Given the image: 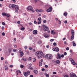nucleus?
<instances>
[{"instance_id": "obj_49", "label": "nucleus", "mask_w": 77, "mask_h": 77, "mask_svg": "<svg viewBox=\"0 0 77 77\" xmlns=\"http://www.w3.org/2000/svg\"><path fill=\"white\" fill-rule=\"evenodd\" d=\"M53 74H56V72H53Z\"/></svg>"}, {"instance_id": "obj_16", "label": "nucleus", "mask_w": 77, "mask_h": 77, "mask_svg": "<svg viewBox=\"0 0 77 77\" xmlns=\"http://www.w3.org/2000/svg\"><path fill=\"white\" fill-rule=\"evenodd\" d=\"M51 34H52V35H54V34H55V32H54V30H51Z\"/></svg>"}, {"instance_id": "obj_10", "label": "nucleus", "mask_w": 77, "mask_h": 77, "mask_svg": "<svg viewBox=\"0 0 77 77\" xmlns=\"http://www.w3.org/2000/svg\"><path fill=\"white\" fill-rule=\"evenodd\" d=\"M57 59H61V55L60 54L58 53L57 54Z\"/></svg>"}, {"instance_id": "obj_29", "label": "nucleus", "mask_w": 77, "mask_h": 77, "mask_svg": "<svg viewBox=\"0 0 77 77\" xmlns=\"http://www.w3.org/2000/svg\"><path fill=\"white\" fill-rule=\"evenodd\" d=\"M36 11L38 13H39V10H38V9H36Z\"/></svg>"}, {"instance_id": "obj_8", "label": "nucleus", "mask_w": 77, "mask_h": 77, "mask_svg": "<svg viewBox=\"0 0 77 77\" xmlns=\"http://www.w3.org/2000/svg\"><path fill=\"white\" fill-rule=\"evenodd\" d=\"M70 75V77H77L75 74L74 73H71Z\"/></svg>"}, {"instance_id": "obj_17", "label": "nucleus", "mask_w": 77, "mask_h": 77, "mask_svg": "<svg viewBox=\"0 0 77 77\" xmlns=\"http://www.w3.org/2000/svg\"><path fill=\"white\" fill-rule=\"evenodd\" d=\"M22 60L23 61H27V58H23Z\"/></svg>"}, {"instance_id": "obj_43", "label": "nucleus", "mask_w": 77, "mask_h": 77, "mask_svg": "<svg viewBox=\"0 0 77 77\" xmlns=\"http://www.w3.org/2000/svg\"><path fill=\"white\" fill-rule=\"evenodd\" d=\"M2 25H3V26H5V23L4 22H2Z\"/></svg>"}, {"instance_id": "obj_25", "label": "nucleus", "mask_w": 77, "mask_h": 77, "mask_svg": "<svg viewBox=\"0 0 77 77\" xmlns=\"http://www.w3.org/2000/svg\"><path fill=\"white\" fill-rule=\"evenodd\" d=\"M6 16L7 17H9L10 16V14H6Z\"/></svg>"}, {"instance_id": "obj_19", "label": "nucleus", "mask_w": 77, "mask_h": 77, "mask_svg": "<svg viewBox=\"0 0 77 77\" xmlns=\"http://www.w3.org/2000/svg\"><path fill=\"white\" fill-rule=\"evenodd\" d=\"M34 71V72L35 73V74H38V71L36 70H34L33 71Z\"/></svg>"}, {"instance_id": "obj_5", "label": "nucleus", "mask_w": 77, "mask_h": 77, "mask_svg": "<svg viewBox=\"0 0 77 77\" xmlns=\"http://www.w3.org/2000/svg\"><path fill=\"white\" fill-rule=\"evenodd\" d=\"M43 27L44 28L43 30L44 31H48L49 30V28L47 26L44 25L43 26Z\"/></svg>"}, {"instance_id": "obj_52", "label": "nucleus", "mask_w": 77, "mask_h": 77, "mask_svg": "<svg viewBox=\"0 0 77 77\" xmlns=\"http://www.w3.org/2000/svg\"><path fill=\"white\" fill-rule=\"evenodd\" d=\"M49 74H47L46 75V77H49Z\"/></svg>"}, {"instance_id": "obj_59", "label": "nucleus", "mask_w": 77, "mask_h": 77, "mask_svg": "<svg viewBox=\"0 0 77 77\" xmlns=\"http://www.w3.org/2000/svg\"><path fill=\"white\" fill-rule=\"evenodd\" d=\"M45 68H48V65H45Z\"/></svg>"}, {"instance_id": "obj_54", "label": "nucleus", "mask_w": 77, "mask_h": 77, "mask_svg": "<svg viewBox=\"0 0 77 77\" xmlns=\"http://www.w3.org/2000/svg\"><path fill=\"white\" fill-rule=\"evenodd\" d=\"M61 57H64V55L62 54L61 55Z\"/></svg>"}, {"instance_id": "obj_40", "label": "nucleus", "mask_w": 77, "mask_h": 77, "mask_svg": "<svg viewBox=\"0 0 77 77\" xmlns=\"http://www.w3.org/2000/svg\"><path fill=\"white\" fill-rule=\"evenodd\" d=\"M1 60H3L4 59V58H3V57H1Z\"/></svg>"}, {"instance_id": "obj_24", "label": "nucleus", "mask_w": 77, "mask_h": 77, "mask_svg": "<svg viewBox=\"0 0 77 77\" xmlns=\"http://www.w3.org/2000/svg\"><path fill=\"white\" fill-rule=\"evenodd\" d=\"M56 63H60V61L59 60H57L56 61Z\"/></svg>"}, {"instance_id": "obj_30", "label": "nucleus", "mask_w": 77, "mask_h": 77, "mask_svg": "<svg viewBox=\"0 0 77 77\" xmlns=\"http://www.w3.org/2000/svg\"><path fill=\"white\" fill-rule=\"evenodd\" d=\"M39 12H44V11L42 9L39 10Z\"/></svg>"}, {"instance_id": "obj_48", "label": "nucleus", "mask_w": 77, "mask_h": 77, "mask_svg": "<svg viewBox=\"0 0 77 77\" xmlns=\"http://www.w3.org/2000/svg\"><path fill=\"white\" fill-rule=\"evenodd\" d=\"M13 51H14V52H16V50H15V49H13Z\"/></svg>"}, {"instance_id": "obj_37", "label": "nucleus", "mask_w": 77, "mask_h": 77, "mask_svg": "<svg viewBox=\"0 0 77 77\" xmlns=\"http://www.w3.org/2000/svg\"><path fill=\"white\" fill-rule=\"evenodd\" d=\"M27 73L28 74H30V71H27Z\"/></svg>"}, {"instance_id": "obj_28", "label": "nucleus", "mask_w": 77, "mask_h": 77, "mask_svg": "<svg viewBox=\"0 0 77 77\" xmlns=\"http://www.w3.org/2000/svg\"><path fill=\"white\" fill-rule=\"evenodd\" d=\"M32 60V58L31 57H29L28 58V61H31Z\"/></svg>"}, {"instance_id": "obj_41", "label": "nucleus", "mask_w": 77, "mask_h": 77, "mask_svg": "<svg viewBox=\"0 0 77 77\" xmlns=\"http://www.w3.org/2000/svg\"><path fill=\"white\" fill-rule=\"evenodd\" d=\"M64 15H65V16H66V15H68V13H64Z\"/></svg>"}, {"instance_id": "obj_53", "label": "nucleus", "mask_w": 77, "mask_h": 77, "mask_svg": "<svg viewBox=\"0 0 77 77\" xmlns=\"http://www.w3.org/2000/svg\"><path fill=\"white\" fill-rule=\"evenodd\" d=\"M29 50H32V48L31 47H30L29 48Z\"/></svg>"}, {"instance_id": "obj_57", "label": "nucleus", "mask_w": 77, "mask_h": 77, "mask_svg": "<svg viewBox=\"0 0 77 77\" xmlns=\"http://www.w3.org/2000/svg\"><path fill=\"white\" fill-rule=\"evenodd\" d=\"M10 68H12V67H13V65H10Z\"/></svg>"}, {"instance_id": "obj_21", "label": "nucleus", "mask_w": 77, "mask_h": 77, "mask_svg": "<svg viewBox=\"0 0 77 77\" xmlns=\"http://www.w3.org/2000/svg\"><path fill=\"white\" fill-rule=\"evenodd\" d=\"M74 35H72V36H71V39H74Z\"/></svg>"}, {"instance_id": "obj_61", "label": "nucleus", "mask_w": 77, "mask_h": 77, "mask_svg": "<svg viewBox=\"0 0 77 77\" xmlns=\"http://www.w3.org/2000/svg\"><path fill=\"white\" fill-rule=\"evenodd\" d=\"M33 60H34L33 62H35V61H36V58H33Z\"/></svg>"}, {"instance_id": "obj_33", "label": "nucleus", "mask_w": 77, "mask_h": 77, "mask_svg": "<svg viewBox=\"0 0 77 77\" xmlns=\"http://www.w3.org/2000/svg\"><path fill=\"white\" fill-rule=\"evenodd\" d=\"M20 67L21 68H24V65H21L20 66Z\"/></svg>"}, {"instance_id": "obj_44", "label": "nucleus", "mask_w": 77, "mask_h": 77, "mask_svg": "<svg viewBox=\"0 0 77 77\" xmlns=\"http://www.w3.org/2000/svg\"><path fill=\"white\" fill-rule=\"evenodd\" d=\"M58 21H59V24H61V21L60 20H58Z\"/></svg>"}, {"instance_id": "obj_1", "label": "nucleus", "mask_w": 77, "mask_h": 77, "mask_svg": "<svg viewBox=\"0 0 77 77\" xmlns=\"http://www.w3.org/2000/svg\"><path fill=\"white\" fill-rule=\"evenodd\" d=\"M10 8H13V9L15 8L16 10V12H18V11L19 10L18 6L17 5H15L14 4H10L9 5Z\"/></svg>"}, {"instance_id": "obj_51", "label": "nucleus", "mask_w": 77, "mask_h": 77, "mask_svg": "<svg viewBox=\"0 0 77 77\" xmlns=\"http://www.w3.org/2000/svg\"><path fill=\"white\" fill-rule=\"evenodd\" d=\"M2 30H4L5 29V27L4 26L2 27Z\"/></svg>"}, {"instance_id": "obj_2", "label": "nucleus", "mask_w": 77, "mask_h": 77, "mask_svg": "<svg viewBox=\"0 0 77 77\" xmlns=\"http://www.w3.org/2000/svg\"><path fill=\"white\" fill-rule=\"evenodd\" d=\"M35 55L37 57L38 59H41L44 56L42 52L41 51H38L35 53Z\"/></svg>"}, {"instance_id": "obj_6", "label": "nucleus", "mask_w": 77, "mask_h": 77, "mask_svg": "<svg viewBox=\"0 0 77 77\" xmlns=\"http://www.w3.org/2000/svg\"><path fill=\"white\" fill-rule=\"evenodd\" d=\"M69 60L73 65H77V63H75L74 61L72 58H70Z\"/></svg>"}, {"instance_id": "obj_58", "label": "nucleus", "mask_w": 77, "mask_h": 77, "mask_svg": "<svg viewBox=\"0 0 77 77\" xmlns=\"http://www.w3.org/2000/svg\"><path fill=\"white\" fill-rule=\"evenodd\" d=\"M68 21H67V20H66L65 22H64V23H65V24H66V23H67Z\"/></svg>"}, {"instance_id": "obj_35", "label": "nucleus", "mask_w": 77, "mask_h": 77, "mask_svg": "<svg viewBox=\"0 0 77 77\" xmlns=\"http://www.w3.org/2000/svg\"><path fill=\"white\" fill-rule=\"evenodd\" d=\"M2 36H5V32H2Z\"/></svg>"}, {"instance_id": "obj_56", "label": "nucleus", "mask_w": 77, "mask_h": 77, "mask_svg": "<svg viewBox=\"0 0 77 77\" xmlns=\"http://www.w3.org/2000/svg\"><path fill=\"white\" fill-rule=\"evenodd\" d=\"M15 32H14L13 33V36H15Z\"/></svg>"}, {"instance_id": "obj_3", "label": "nucleus", "mask_w": 77, "mask_h": 77, "mask_svg": "<svg viewBox=\"0 0 77 77\" xmlns=\"http://www.w3.org/2000/svg\"><path fill=\"white\" fill-rule=\"evenodd\" d=\"M45 57L47 58L48 60H50V59H52L53 55L50 54H46L45 56Z\"/></svg>"}, {"instance_id": "obj_26", "label": "nucleus", "mask_w": 77, "mask_h": 77, "mask_svg": "<svg viewBox=\"0 0 77 77\" xmlns=\"http://www.w3.org/2000/svg\"><path fill=\"white\" fill-rule=\"evenodd\" d=\"M38 43L39 44H42V41H39L38 42Z\"/></svg>"}, {"instance_id": "obj_47", "label": "nucleus", "mask_w": 77, "mask_h": 77, "mask_svg": "<svg viewBox=\"0 0 77 77\" xmlns=\"http://www.w3.org/2000/svg\"><path fill=\"white\" fill-rule=\"evenodd\" d=\"M69 47H67L66 48V50H69Z\"/></svg>"}, {"instance_id": "obj_12", "label": "nucleus", "mask_w": 77, "mask_h": 77, "mask_svg": "<svg viewBox=\"0 0 77 77\" xmlns=\"http://www.w3.org/2000/svg\"><path fill=\"white\" fill-rule=\"evenodd\" d=\"M37 33H38V31H37V30H34L33 31V34L36 35Z\"/></svg>"}, {"instance_id": "obj_9", "label": "nucleus", "mask_w": 77, "mask_h": 77, "mask_svg": "<svg viewBox=\"0 0 77 77\" xmlns=\"http://www.w3.org/2000/svg\"><path fill=\"white\" fill-rule=\"evenodd\" d=\"M47 12H51L52 11V7H50L46 10Z\"/></svg>"}, {"instance_id": "obj_45", "label": "nucleus", "mask_w": 77, "mask_h": 77, "mask_svg": "<svg viewBox=\"0 0 77 77\" xmlns=\"http://www.w3.org/2000/svg\"><path fill=\"white\" fill-rule=\"evenodd\" d=\"M34 24H37V22H36V20H35L34 21Z\"/></svg>"}, {"instance_id": "obj_46", "label": "nucleus", "mask_w": 77, "mask_h": 77, "mask_svg": "<svg viewBox=\"0 0 77 77\" xmlns=\"http://www.w3.org/2000/svg\"><path fill=\"white\" fill-rule=\"evenodd\" d=\"M73 46H74V47H75V46H76V44H75V43H74V44H73Z\"/></svg>"}, {"instance_id": "obj_55", "label": "nucleus", "mask_w": 77, "mask_h": 77, "mask_svg": "<svg viewBox=\"0 0 77 77\" xmlns=\"http://www.w3.org/2000/svg\"><path fill=\"white\" fill-rule=\"evenodd\" d=\"M42 71H45V69L44 68L42 69Z\"/></svg>"}, {"instance_id": "obj_15", "label": "nucleus", "mask_w": 77, "mask_h": 77, "mask_svg": "<svg viewBox=\"0 0 77 77\" xmlns=\"http://www.w3.org/2000/svg\"><path fill=\"white\" fill-rule=\"evenodd\" d=\"M23 74L25 77H27L28 75V73L27 72L24 73Z\"/></svg>"}, {"instance_id": "obj_11", "label": "nucleus", "mask_w": 77, "mask_h": 77, "mask_svg": "<svg viewBox=\"0 0 77 77\" xmlns=\"http://www.w3.org/2000/svg\"><path fill=\"white\" fill-rule=\"evenodd\" d=\"M44 36L45 37V38H47L50 36V35H48L47 34V33H45L44 34Z\"/></svg>"}, {"instance_id": "obj_63", "label": "nucleus", "mask_w": 77, "mask_h": 77, "mask_svg": "<svg viewBox=\"0 0 77 77\" xmlns=\"http://www.w3.org/2000/svg\"><path fill=\"white\" fill-rule=\"evenodd\" d=\"M29 39L31 40H32V37L31 36L29 37Z\"/></svg>"}, {"instance_id": "obj_18", "label": "nucleus", "mask_w": 77, "mask_h": 77, "mask_svg": "<svg viewBox=\"0 0 77 77\" xmlns=\"http://www.w3.org/2000/svg\"><path fill=\"white\" fill-rule=\"evenodd\" d=\"M21 30H25V28L24 27H23V26H22L21 27Z\"/></svg>"}, {"instance_id": "obj_34", "label": "nucleus", "mask_w": 77, "mask_h": 77, "mask_svg": "<svg viewBox=\"0 0 77 77\" xmlns=\"http://www.w3.org/2000/svg\"><path fill=\"white\" fill-rule=\"evenodd\" d=\"M51 77H56V76L54 75H51Z\"/></svg>"}, {"instance_id": "obj_32", "label": "nucleus", "mask_w": 77, "mask_h": 77, "mask_svg": "<svg viewBox=\"0 0 77 77\" xmlns=\"http://www.w3.org/2000/svg\"><path fill=\"white\" fill-rule=\"evenodd\" d=\"M53 45L54 46H56L57 45V44L56 42H54L53 43Z\"/></svg>"}, {"instance_id": "obj_42", "label": "nucleus", "mask_w": 77, "mask_h": 77, "mask_svg": "<svg viewBox=\"0 0 77 77\" xmlns=\"http://www.w3.org/2000/svg\"><path fill=\"white\" fill-rule=\"evenodd\" d=\"M66 54H67V53H66V52H65L64 53V56H66Z\"/></svg>"}, {"instance_id": "obj_50", "label": "nucleus", "mask_w": 77, "mask_h": 77, "mask_svg": "<svg viewBox=\"0 0 77 77\" xmlns=\"http://www.w3.org/2000/svg\"><path fill=\"white\" fill-rule=\"evenodd\" d=\"M50 41L52 42L53 41H54V39H52L50 40Z\"/></svg>"}, {"instance_id": "obj_20", "label": "nucleus", "mask_w": 77, "mask_h": 77, "mask_svg": "<svg viewBox=\"0 0 77 77\" xmlns=\"http://www.w3.org/2000/svg\"><path fill=\"white\" fill-rule=\"evenodd\" d=\"M29 69H32V70H33L34 69H33V68L31 66H29L28 67Z\"/></svg>"}, {"instance_id": "obj_7", "label": "nucleus", "mask_w": 77, "mask_h": 77, "mask_svg": "<svg viewBox=\"0 0 77 77\" xmlns=\"http://www.w3.org/2000/svg\"><path fill=\"white\" fill-rule=\"evenodd\" d=\"M53 51H56L58 52L59 51V49L58 47L52 49Z\"/></svg>"}, {"instance_id": "obj_14", "label": "nucleus", "mask_w": 77, "mask_h": 77, "mask_svg": "<svg viewBox=\"0 0 77 77\" xmlns=\"http://www.w3.org/2000/svg\"><path fill=\"white\" fill-rule=\"evenodd\" d=\"M71 33L72 35H74V31L73 30H72L71 31Z\"/></svg>"}, {"instance_id": "obj_13", "label": "nucleus", "mask_w": 77, "mask_h": 77, "mask_svg": "<svg viewBox=\"0 0 77 77\" xmlns=\"http://www.w3.org/2000/svg\"><path fill=\"white\" fill-rule=\"evenodd\" d=\"M19 53H20V57H23V55H24V53H23V51H20Z\"/></svg>"}, {"instance_id": "obj_36", "label": "nucleus", "mask_w": 77, "mask_h": 77, "mask_svg": "<svg viewBox=\"0 0 77 77\" xmlns=\"http://www.w3.org/2000/svg\"><path fill=\"white\" fill-rule=\"evenodd\" d=\"M38 21H41L42 19H41V18L39 17V18H38Z\"/></svg>"}, {"instance_id": "obj_23", "label": "nucleus", "mask_w": 77, "mask_h": 77, "mask_svg": "<svg viewBox=\"0 0 77 77\" xmlns=\"http://www.w3.org/2000/svg\"><path fill=\"white\" fill-rule=\"evenodd\" d=\"M39 66H42V63L41 62H39Z\"/></svg>"}, {"instance_id": "obj_38", "label": "nucleus", "mask_w": 77, "mask_h": 77, "mask_svg": "<svg viewBox=\"0 0 77 77\" xmlns=\"http://www.w3.org/2000/svg\"><path fill=\"white\" fill-rule=\"evenodd\" d=\"M41 21H39L38 23V24H41Z\"/></svg>"}, {"instance_id": "obj_60", "label": "nucleus", "mask_w": 77, "mask_h": 77, "mask_svg": "<svg viewBox=\"0 0 77 77\" xmlns=\"http://www.w3.org/2000/svg\"><path fill=\"white\" fill-rule=\"evenodd\" d=\"M13 2H14V3H15V2H16V1H15V0H12Z\"/></svg>"}, {"instance_id": "obj_39", "label": "nucleus", "mask_w": 77, "mask_h": 77, "mask_svg": "<svg viewBox=\"0 0 77 77\" xmlns=\"http://www.w3.org/2000/svg\"><path fill=\"white\" fill-rule=\"evenodd\" d=\"M64 77H69V76L67 75H65Z\"/></svg>"}, {"instance_id": "obj_27", "label": "nucleus", "mask_w": 77, "mask_h": 77, "mask_svg": "<svg viewBox=\"0 0 77 77\" xmlns=\"http://www.w3.org/2000/svg\"><path fill=\"white\" fill-rule=\"evenodd\" d=\"M5 70H8V67H7V66H5Z\"/></svg>"}, {"instance_id": "obj_4", "label": "nucleus", "mask_w": 77, "mask_h": 77, "mask_svg": "<svg viewBox=\"0 0 77 77\" xmlns=\"http://www.w3.org/2000/svg\"><path fill=\"white\" fill-rule=\"evenodd\" d=\"M27 9L28 10L31 11L32 12H35V10H33V7L31 6L28 7L27 8Z\"/></svg>"}, {"instance_id": "obj_62", "label": "nucleus", "mask_w": 77, "mask_h": 77, "mask_svg": "<svg viewBox=\"0 0 77 77\" xmlns=\"http://www.w3.org/2000/svg\"><path fill=\"white\" fill-rule=\"evenodd\" d=\"M17 24H20V21H17Z\"/></svg>"}, {"instance_id": "obj_31", "label": "nucleus", "mask_w": 77, "mask_h": 77, "mask_svg": "<svg viewBox=\"0 0 77 77\" xmlns=\"http://www.w3.org/2000/svg\"><path fill=\"white\" fill-rule=\"evenodd\" d=\"M43 23H47V20H44L43 21Z\"/></svg>"}, {"instance_id": "obj_64", "label": "nucleus", "mask_w": 77, "mask_h": 77, "mask_svg": "<svg viewBox=\"0 0 77 77\" xmlns=\"http://www.w3.org/2000/svg\"><path fill=\"white\" fill-rule=\"evenodd\" d=\"M30 77H33V75H30Z\"/></svg>"}, {"instance_id": "obj_22", "label": "nucleus", "mask_w": 77, "mask_h": 77, "mask_svg": "<svg viewBox=\"0 0 77 77\" xmlns=\"http://www.w3.org/2000/svg\"><path fill=\"white\" fill-rule=\"evenodd\" d=\"M2 15H3V16H6V14L5 13L3 12L2 13Z\"/></svg>"}]
</instances>
